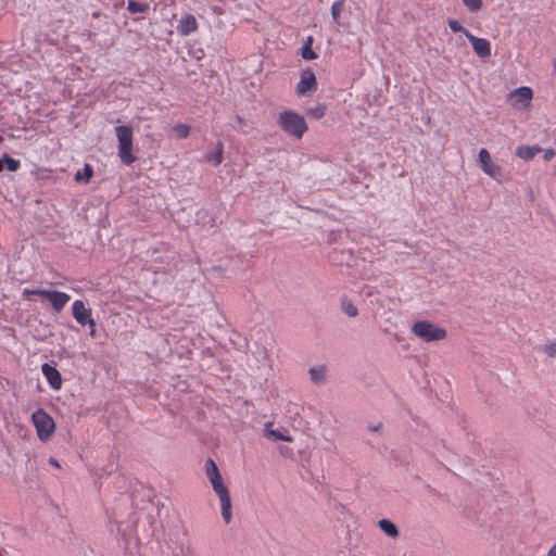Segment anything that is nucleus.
<instances>
[{"instance_id": "18", "label": "nucleus", "mask_w": 556, "mask_h": 556, "mask_svg": "<svg viewBox=\"0 0 556 556\" xmlns=\"http://www.w3.org/2000/svg\"><path fill=\"white\" fill-rule=\"evenodd\" d=\"M345 0H336L331 5V15L333 22L340 25V15L343 11Z\"/></svg>"}, {"instance_id": "11", "label": "nucleus", "mask_w": 556, "mask_h": 556, "mask_svg": "<svg viewBox=\"0 0 556 556\" xmlns=\"http://www.w3.org/2000/svg\"><path fill=\"white\" fill-rule=\"evenodd\" d=\"M41 372L49 386L53 390H60L62 387V377L60 371L52 365L45 363L41 365Z\"/></svg>"}, {"instance_id": "22", "label": "nucleus", "mask_w": 556, "mask_h": 556, "mask_svg": "<svg viewBox=\"0 0 556 556\" xmlns=\"http://www.w3.org/2000/svg\"><path fill=\"white\" fill-rule=\"evenodd\" d=\"M173 131L178 138L182 139L190 135V127L186 124L178 123L173 126Z\"/></svg>"}, {"instance_id": "13", "label": "nucleus", "mask_w": 556, "mask_h": 556, "mask_svg": "<svg viewBox=\"0 0 556 556\" xmlns=\"http://www.w3.org/2000/svg\"><path fill=\"white\" fill-rule=\"evenodd\" d=\"M510 96L517 102L529 105L530 101L533 98V91L530 87H520V88L515 89Z\"/></svg>"}, {"instance_id": "7", "label": "nucleus", "mask_w": 556, "mask_h": 556, "mask_svg": "<svg viewBox=\"0 0 556 556\" xmlns=\"http://www.w3.org/2000/svg\"><path fill=\"white\" fill-rule=\"evenodd\" d=\"M317 89V80L314 72L311 68L302 71L300 81L296 85V93L299 96H306Z\"/></svg>"}, {"instance_id": "12", "label": "nucleus", "mask_w": 556, "mask_h": 556, "mask_svg": "<svg viewBox=\"0 0 556 556\" xmlns=\"http://www.w3.org/2000/svg\"><path fill=\"white\" fill-rule=\"evenodd\" d=\"M199 24L192 14L184 15L177 25V30L181 36H189L198 30Z\"/></svg>"}, {"instance_id": "14", "label": "nucleus", "mask_w": 556, "mask_h": 556, "mask_svg": "<svg viewBox=\"0 0 556 556\" xmlns=\"http://www.w3.org/2000/svg\"><path fill=\"white\" fill-rule=\"evenodd\" d=\"M541 151L542 149L538 146H518L516 155L525 161H530Z\"/></svg>"}, {"instance_id": "20", "label": "nucleus", "mask_w": 556, "mask_h": 556, "mask_svg": "<svg viewBox=\"0 0 556 556\" xmlns=\"http://www.w3.org/2000/svg\"><path fill=\"white\" fill-rule=\"evenodd\" d=\"M149 9V5L147 3L137 2L135 0H128L127 10L135 14V13H143Z\"/></svg>"}, {"instance_id": "10", "label": "nucleus", "mask_w": 556, "mask_h": 556, "mask_svg": "<svg viewBox=\"0 0 556 556\" xmlns=\"http://www.w3.org/2000/svg\"><path fill=\"white\" fill-rule=\"evenodd\" d=\"M466 38L470 41L475 53L485 59L491 55V42L485 38H479L472 35L470 31H466Z\"/></svg>"}, {"instance_id": "17", "label": "nucleus", "mask_w": 556, "mask_h": 556, "mask_svg": "<svg viewBox=\"0 0 556 556\" xmlns=\"http://www.w3.org/2000/svg\"><path fill=\"white\" fill-rule=\"evenodd\" d=\"M92 176H93V168L90 164L86 163L83 172H77L75 174V180L77 182L84 181V182L88 184L90 181V179L92 178Z\"/></svg>"}, {"instance_id": "27", "label": "nucleus", "mask_w": 556, "mask_h": 556, "mask_svg": "<svg viewBox=\"0 0 556 556\" xmlns=\"http://www.w3.org/2000/svg\"><path fill=\"white\" fill-rule=\"evenodd\" d=\"M447 24L451 30L454 33H463L466 36V31H469L458 21L454 18H448Z\"/></svg>"}, {"instance_id": "8", "label": "nucleus", "mask_w": 556, "mask_h": 556, "mask_svg": "<svg viewBox=\"0 0 556 556\" xmlns=\"http://www.w3.org/2000/svg\"><path fill=\"white\" fill-rule=\"evenodd\" d=\"M38 296L47 299L56 313H60L71 300L70 294L56 290L38 292Z\"/></svg>"}, {"instance_id": "23", "label": "nucleus", "mask_w": 556, "mask_h": 556, "mask_svg": "<svg viewBox=\"0 0 556 556\" xmlns=\"http://www.w3.org/2000/svg\"><path fill=\"white\" fill-rule=\"evenodd\" d=\"M326 374L324 366L313 367L309 369L311 379L314 382H320Z\"/></svg>"}, {"instance_id": "33", "label": "nucleus", "mask_w": 556, "mask_h": 556, "mask_svg": "<svg viewBox=\"0 0 556 556\" xmlns=\"http://www.w3.org/2000/svg\"><path fill=\"white\" fill-rule=\"evenodd\" d=\"M547 556H556V544L549 548Z\"/></svg>"}, {"instance_id": "28", "label": "nucleus", "mask_w": 556, "mask_h": 556, "mask_svg": "<svg viewBox=\"0 0 556 556\" xmlns=\"http://www.w3.org/2000/svg\"><path fill=\"white\" fill-rule=\"evenodd\" d=\"M308 114L314 118L319 119L326 114V106L324 104H318L315 108L308 110Z\"/></svg>"}, {"instance_id": "2", "label": "nucleus", "mask_w": 556, "mask_h": 556, "mask_svg": "<svg viewBox=\"0 0 556 556\" xmlns=\"http://www.w3.org/2000/svg\"><path fill=\"white\" fill-rule=\"evenodd\" d=\"M277 125L287 135L296 139H301L308 128L305 118L291 110H285L278 114Z\"/></svg>"}, {"instance_id": "29", "label": "nucleus", "mask_w": 556, "mask_h": 556, "mask_svg": "<svg viewBox=\"0 0 556 556\" xmlns=\"http://www.w3.org/2000/svg\"><path fill=\"white\" fill-rule=\"evenodd\" d=\"M543 351L548 357H556V342L544 345Z\"/></svg>"}, {"instance_id": "16", "label": "nucleus", "mask_w": 556, "mask_h": 556, "mask_svg": "<svg viewBox=\"0 0 556 556\" xmlns=\"http://www.w3.org/2000/svg\"><path fill=\"white\" fill-rule=\"evenodd\" d=\"M312 46H313V38L309 36V37H307L304 46L301 49V56L304 60L312 61L317 58V54L313 50Z\"/></svg>"}, {"instance_id": "30", "label": "nucleus", "mask_w": 556, "mask_h": 556, "mask_svg": "<svg viewBox=\"0 0 556 556\" xmlns=\"http://www.w3.org/2000/svg\"><path fill=\"white\" fill-rule=\"evenodd\" d=\"M43 291H45L43 289H36V290L24 289L22 292V296L25 300H31L33 295H38V292H43Z\"/></svg>"}, {"instance_id": "15", "label": "nucleus", "mask_w": 556, "mask_h": 556, "mask_svg": "<svg viewBox=\"0 0 556 556\" xmlns=\"http://www.w3.org/2000/svg\"><path fill=\"white\" fill-rule=\"evenodd\" d=\"M380 529L390 538H396L399 535V530L396 526L390 521L389 519H381L378 522Z\"/></svg>"}, {"instance_id": "9", "label": "nucleus", "mask_w": 556, "mask_h": 556, "mask_svg": "<svg viewBox=\"0 0 556 556\" xmlns=\"http://www.w3.org/2000/svg\"><path fill=\"white\" fill-rule=\"evenodd\" d=\"M72 314L74 319L83 327L92 326V311L86 307L81 300L74 301L72 305Z\"/></svg>"}, {"instance_id": "21", "label": "nucleus", "mask_w": 556, "mask_h": 556, "mask_svg": "<svg viewBox=\"0 0 556 556\" xmlns=\"http://www.w3.org/2000/svg\"><path fill=\"white\" fill-rule=\"evenodd\" d=\"M223 153H224V149H223V143H218L217 144V150L215 153L213 154H210L206 156V160L208 162H212L214 163L215 165H219L222 164L223 160H224V156H223Z\"/></svg>"}, {"instance_id": "24", "label": "nucleus", "mask_w": 556, "mask_h": 556, "mask_svg": "<svg viewBox=\"0 0 556 556\" xmlns=\"http://www.w3.org/2000/svg\"><path fill=\"white\" fill-rule=\"evenodd\" d=\"M466 9L471 12L476 13L482 9L483 1L482 0H462Z\"/></svg>"}, {"instance_id": "1", "label": "nucleus", "mask_w": 556, "mask_h": 556, "mask_svg": "<svg viewBox=\"0 0 556 556\" xmlns=\"http://www.w3.org/2000/svg\"><path fill=\"white\" fill-rule=\"evenodd\" d=\"M205 472L214 492L219 498L222 517L225 523L228 525L232 518L230 494L228 488L224 484L223 477L216 463L212 458H207L205 462Z\"/></svg>"}, {"instance_id": "19", "label": "nucleus", "mask_w": 556, "mask_h": 556, "mask_svg": "<svg viewBox=\"0 0 556 556\" xmlns=\"http://www.w3.org/2000/svg\"><path fill=\"white\" fill-rule=\"evenodd\" d=\"M341 309L350 317H355L358 314L357 307L346 298L341 300Z\"/></svg>"}, {"instance_id": "37", "label": "nucleus", "mask_w": 556, "mask_h": 556, "mask_svg": "<svg viewBox=\"0 0 556 556\" xmlns=\"http://www.w3.org/2000/svg\"><path fill=\"white\" fill-rule=\"evenodd\" d=\"M2 141V137L0 136V142Z\"/></svg>"}, {"instance_id": "4", "label": "nucleus", "mask_w": 556, "mask_h": 556, "mask_svg": "<svg viewBox=\"0 0 556 556\" xmlns=\"http://www.w3.org/2000/svg\"><path fill=\"white\" fill-rule=\"evenodd\" d=\"M412 333L426 343L442 341L446 338L447 331L429 321L417 320L412 325Z\"/></svg>"}, {"instance_id": "25", "label": "nucleus", "mask_w": 556, "mask_h": 556, "mask_svg": "<svg viewBox=\"0 0 556 556\" xmlns=\"http://www.w3.org/2000/svg\"><path fill=\"white\" fill-rule=\"evenodd\" d=\"M5 164L8 170L16 172L21 167V162L7 154L3 155V165Z\"/></svg>"}, {"instance_id": "6", "label": "nucleus", "mask_w": 556, "mask_h": 556, "mask_svg": "<svg viewBox=\"0 0 556 556\" xmlns=\"http://www.w3.org/2000/svg\"><path fill=\"white\" fill-rule=\"evenodd\" d=\"M478 161L480 163V167H481L482 172L485 175H488L489 177H491L492 179H494L496 181L502 180L503 169L498 164H496L492 160L491 154L486 149H484V148L480 149V151L478 153Z\"/></svg>"}, {"instance_id": "36", "label": "nucleus", "mask_w": 556, "mask_h": 556, "mask_svg": "<svg viewBox=\"0 0 556 556\" xmlns=\"http://www.w3.org/2000/svg\"><path fill=\"white\" fill-rule=\"evenodd\" d=\"M380 428V426L371 428V430L377 431Z\"/></svg>"}, {"instance_id": "3", "label": "nucleus", "mask_w": 556, "mask_h": 556, "mask_svg": "<svg viewBox=\"0 0 556 556\" xmlns=\"http://www.w3.org/2000/svg\"><path fill=\"white\" fill-rule=\"evenodd\" d=\"M115 135L118 142V157L121 162L129 166L137 157L134 154V130L131 126L121 125L115 127Z\"/></svg>"}, {"instance_id": "35", "label": "nucleus", "mask_w": 556, "mask_h": 556, "mask_svg": "<svg viewBox=\"0 0 556 556\" xmlns=\"http://www.w3.org/2000/svg\"><path fill=\"white\" fill-rule=\"evenodd\" d=\"M3 169V157L0 159V172Z\"/></svg>"}, {"instance_id": "5", "label": "nucleus", "mask_w": 556, "mask_h": 556, "mask_svg": "<svg viewBox=\"0 0 556 556\" xmlns=\"http://www.w3.org/2000/svg\"><path fill=\"white\" fill-rule=\"evenodd\" d=\"M34 427L40 441H48L55 430L53 418L42 408L37 409L31 415Z\"/></svg>"}, {"instance_id": "34", "label": "nucleus", "mask_w": 556, "mask_h": 556, "mask_svg": "<svg viewBox=\"0 0 556 556\" xmlns=\"http://www.w3.org/2000/svg\"><path fill=\"white\" fill-rule=\"evenodd\" d=\"M49 462H50L51 465H53L55 467H60V465H59V463H58V460L55 458L51 457Z\"/></svg>"}, {"instance_id": "31", "label": "nucleus", "mask_w": 556, "mask_h": 556, "mask_svg": "<svg viewBox=\"0 0 556 556\" xmlns=\"http://www.w3.org/2000/svg\"><path fill=\"white\" fill-rule=\"evenodd\" d=\"M555 156V151L553 149H545L543 153V159L546 162H549Z\"/></svg>"}, {"instance_id": "26", "label": "nucleus", "mask_w": 556, "mask_h": 556, "mask_svg": "<svg viewBox=\"0 0 556 556\" xmlns=\"http://www.w3.org/2000/svg\"><path fill=\"white\" fill-rule=\"evenodd\" d=\"M265 434L267 437H273L276 440H281V441H286V442H292L293 441L291 435L285 434V433L280 432L279 430L269 429V430H266Z\"/></svg>"}, {"instance_id": "32", "label": "nucleus", "mask_w": 556, "mask_h": 556, "mask_svg": "<svg viewBox=\"0 0 556 556\" xmlns=\"http://www.w3.org/2000/svg\"><path fill=\"white\" fill-rule=\"evenodd\" d=\"M89 327V336L91 338H94L96 337V332H97V324H96V320L92 318V326H88Z\"/></svg>"}]
</instances>
